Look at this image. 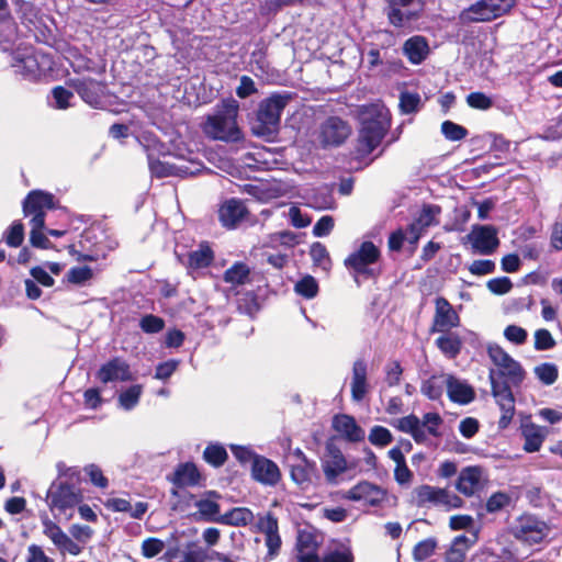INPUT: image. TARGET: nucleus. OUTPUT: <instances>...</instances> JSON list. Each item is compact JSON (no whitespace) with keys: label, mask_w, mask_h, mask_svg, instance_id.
Wrapping results in <instances>:
<instances>
[{"label":"nucleus","mask_w":562,"mask_h":562,"mask_svg":"<svg viewBox=\"0 0 562 562\" xmlns=\"http://www.w3.org/2000/svg\"><path fill=\"white\" fill-rule=\"evenodd\" d=\"M422 428H426L428 435L439 437V428L442 424V418L438 413H426L420 420Z\"/></svg>","instance_id":"56"},{"label":"nucleus","mask_w":562,"mask_h":562,"mask_svg":"<svg viewBox=\"0 0 562 562\" xmlns=\"http://www.w3.org/2000/svg\"><path fill=\"white\" fill-rule=\"evenodd\" d=\"M211 496L217 497L215 493H211L209 497L201 498L195 502L198 508V515L205 521L218 522L221 518V507L218 503L211 498Z\"/></svg>","instance_id":"36"},{"label":"nucleus","mask_w":562,"mask_h":562,"mask_svg":"<svg viewBox=\"0 0 562 562\" xmlns=\"http://www.w3.org/2000/svg\"><path fill=\"white\" fill-rule=\"evenodd\" d=\"M290 92H277L263 99L257 111V135L267 136L276 133L280 125L281 113L292 100Z\"/></svg>","instance_id":"4"},{"label":"nucleus","mask_w":562,"mask_h":562,"mask_svg":"<svg viewBox=\"0 0 562 562\" xmlns=\"http://www.w3.org/2000/svg\"><path fill=\"white\" fill-rule=\"evenodd\" d=\"M295 292L305 299H313L318 292V284L313 277L306 276L295 284Z\"/></svg>","instance_id":"53"},{"label":"nucleus","mask_w":562,"mask_h":562,"mask_svg":"<svg viewBox=\"0 0 562 562\" xmlns=\"http://www.w3.org/2000/svg\"><path fill=\"white\" fill-rule=\"evenodd\" d=\"M441 334L435 341L436 346L447 358L454 359L462 348L460 336L450 331Z\"/></svg>","instance_id":"34"},{"label":"nucleus","mask_w":562,"mask_h":562,"mask_svg":"<svg viewBox=\"0 0 562 562\" xmlns=\"http://www.w3.org/2000/svg\"><path fill=\"white\" fill-rule=\"evenodd\" d=\"M31 232H30V241L32 246L43 249H48L52 247V243L47 238L44 233L45 223H41L40 220L30 221Z\"/></svg>","instance_id":"42"},{"label":"nucleus","mask_w":562,"mask_h":562,"mask_svg":"<svg viewBox=\"0 0 562 562\" xmlns=\"http://www.w3.org/2000/svg\"><path fill=\"white\" fill-rule=\"evenodd\" d=\"M239 104L234 99L223 100L217 104L213 114L206 116L202 130L213 139L223 142H238L241 132L237 125Z\"/></svg>","instance_id":"2"},{"label":"nucleus","mask_w":562,"mask_h":562,"mask_svg":"<svg viewBox=\"0 0 562 562\" xmlns=\"http://www.w3.org/2000/svg\"><path fill=\"white\" fill-rule=\"evenodd\" d=\"M3 240L10 247H19L24 240V226L20 221L13 222L3 233Z\"/></svg>","instance_id":"45"},{"label":"nucleus","mask_w":562,"mask_h":562,"mask_svg":"<svg viewBox=\"0 0 562 562\" xmlns=\"http://www.w3.org/2000/svg\"><path fill=\"white\" fill-rule=\"evenodd\" d=\"M349 125L339 117H329L321 126L319 142L323 146H338L350 135Z\"/></svg>","instance_id":"18"},{"label":"nucleus","mask_w":562,"mask_h":562,"mask_svg":"<svg viewBox=\"0 0 562 562\" xmlns=\"http://www.w3.org/2000/svg\"><path fill=\"white\" fill-rule=\"evenodd\" d=\"M92 270L91 268L85 266V267H74L71 268L67 274L66 280L69 283L76 284V285H83L89 280L92 279Z\"/></svg>","instance_id":"51"},{"label":"nucleus","mask_w":562,"mask_h":562,"mask_svg":"<svg viewBox=\"0 0 562 562\" xmlns=\"http://www.w3.org/2000/svg\"><path fill=\"white\" fill-rule=\"evenodd\" d=\"M97 379L102 383L132 381L130 364L122 358L115 357L103 363L97 372Z\"/></svg>","instance_id":"19"},{"label":"nucleus","mask_w":562,"mask_h":562,"mask_svg":"<svg viewBox=\"0 0 562 562\" xmlns=\"http://www.w3.org/2000/svg\"><path fill=\"white\" fill-rule=\"evenodd\" d=\"M203 457L207 463L221 467L227 459V452L221 445H209L203 452Z\"/></svg>","instance_id":"46"},{"label":"nucleus","mask_w":562,"mask_h":562,"mask_svg":"<svg viewBox=\"0 0 562 562\" xmlns=\"http://www.w3.org/2000/svg\"><path fill=\"white\" fill-rule=\"evenodd\" d=\"M252 477L269 486H274L281 479V472L277 463L265 458L255 457L251 465Z\"/></svg>","instance_id":"20"},{"label":"nucleus","mask_w":562,"mask_h":562,"mask_svg":"<svg viewBox=\"0 0 562 562\" xmlns=\"http://www.w3.org/2000/svg\"><path fill=\"white\" fill-rule=\"evenodd\" d=\"M473 252L492 255L499 245L497 229L491 225H474L467 236Z\"/></svg>","instance_id":"13"},{"label":"nucleus","mask_w":562,"mask_h":562,"mask_svg":"<svg viewBox=\"0 0 562 562\" xmlns=\"http://www.w3.org/2000/svg\"><path fill=\"white\" fill-rule=\"evenodd\" d=\"M250 269L246 263L236 262L224 273V281L233 285H241L249 281Z\"/></svg>","instance_id":"39"},{"label":"nucleus","mask_w":562,"mask_h":562,"mask_svg":"<svg viewBox=\"0 0 562 562\" xmlns=\"http://www.w3.org/2000/svg\"><path fill=\"white\" fill-rule=\"evenodd\" d=\"M487 355L497 368L499 378L506 380V384L519 386L526 379V371L519 361L515 360L508 352L501 346L491 344L487 346Z\"/></svg>","instance_id":"6"},{"label":"nucleus","mask_w":562,"mask_h":562,"mask_svg":"<svg viewBox=\"0 0 562 562\" xmlns=\"http://www.w3.org/2000/svg\"><path fill=\"white\" fill-rule=\"evenodd\" d=\"M439 212L440 210L438 206H424L417 220L413 223L414 228L424 231L426 227L432 225L436 222V216L439 214Z\"/></svg>","instance_id":"49"},{"label":"nucleus","mask_w":562,"mask_h":562,"mask_svg":"<svg viewBox=\"0 0 562 562\" xmlns=\"http://www.w3.org/2000/svg\"><path fill=\"white\" fill-rule=\"evenodd\" d=\"M313 262L321 267L323 270H328L330 267V258L326 247L321 243H314L310 250Z\"/></svg>","instance_id":"50"},{"label":"nucleus","mask_w":562,"mask_h":562,"mask_svg":"<svg viewBox=\"0 0 562 562\" xmlns=\"http://www.w3.org/2000/svg\"><path fill=\"white\" fill-rule=\"evenodd\" d=\"M386 15L395 27H405L420 16L422 0H386Z\"/></svg>","instance_id":"10"},{"label":"nucleus","mask_w":562,"mask_h":562,"mask_svg":"<svg viewBox=\"0 0 562 562\" xmlns=\"http://www.w3.org/2000/svg\"><path fill=\"white\" fill-rule=\"evenodd\" d=\"M360 121L358 151L361 155H369L380 145L390 127V112L380 103L363 105Z\"/></svg>","instance_id":"1"},{"label":"nucleus","mask_w":562,"mask_h":562,"mask_svg":"<svg viewBox=\"0 0 562 562\" xmlns=\"http://www.w3.org/2000/svg\"><path fill=\"white\" fill-rule=\"evenodd\" d=\"M56 207V201L53 194L34 190L31 191L23 201V213L26 217L31 216V221L36 218L41 223H45V215L48 211Z\"/></svg>","instance_id":"14"},{"label":"nucleus","mask_w":562,"mask_h":562,"mask_svg":"<svg viewBox=\"0 0 562 562\" xmlns=\"http://www.w3.org/2000/svg\"><path fill=\"white\" fill-rule=\"evenodd\" d=\"M71 85L81 99L97 108L104 93V85L91 78L72 79Z\"/></svg>","instance_id":"22"},{"label":"nucleus","mask_w":562,"mask_h":562,"mask_svg":"<svg viewBox=\"0 0 562 562\" xmlns=\"http://www.w3.org/2000/svg\"><path fill=\"white\" fill-rule=\"evenodd\" d=\"M469 549V539L465 536H458L446 553L445 562H464Z\"/></svg>","instance_id":"40"},{"label":"nucleus","mask_w":562,"mask_h":562,"mask_svg":"<svg viewBox=\"0 0 562 562\" xmlns=\"http://www.w3.org/2000/svg\"><path fill=\"white\" fill-rule=\"evenodd\" d=\"M437 541L435 538H427L419 541L413 549V558L417 562H423L435 552Z\"/></svg>","instance_id":"47"},{"label":"nucleus","mask_w":562,"mask_h":562,"mask_svg":"<svg viewBox=\"0 0 562 562\" xmlns=\"http://www.w3.org/2000/svg\"><path fill=\"white\" fill-rule=\"evenodd\" d=\"M467 102L471 108L487 110L492 106V100L482 92H472L467 97Z\"/></svg>","instance_id":"62"},{"label":"nucleus","mask_w":562,"mask_h":562,"mask_svg":"<svg viewBox=\"0 0 562 562\" xmlns=\"http://www.w3.org/2000/svg\"><path fill=\"white\" fill-rule=\"evenodd\" d=\"M200 473L193 463L180 465L175 473V484L178 486H193L199 483Z\"/></svg>","instance_id":"38"},{"label":"nucleus","mask_w":562,"mask_h":562,"mask_svg":"<svg viewBox=\"0 0 562 562\" xmlns=\"http://www.w3.org/2000/svg\"><path fill=\"white\" fill-rule=\"evenodd\" d=\"M412 502L418 507L431 505L443 508L447 512L463 506V499L456 493L427 484L419 485L413 490Z\"/></svg>","instance_id":"5"},{"label":"nucleus","mask_w":562,"mask_h":562,"mask_svg":"<svg viewBox=\"0 0 562 562\" xmlns=\"http://www.w3.org/2000/svg\"><path fill=\"white\" fill-rule=\"evenodd\" d=\"M490 380L492 394L502 411L498 426L505 429L510 424L515 414V397L508 384L499 383L495 380V371L493 370L490 372Z\"/></svg>","instance_id":"12"},{"label":"nucleus","mask_w":562,"mask_h":562,"mask_svg":"<svg viewBox=\"0 0 562 562\" xmlns=\"http://www.w3.org/2000/svg\"><path fill=\"white\" fill-rule=\"evenodd\" d=\"M380 256V249L372 241H363L345 259V266L358 285L380 273L376 268Z\"/></svg>","instance_id":"3"},{"label":"nucleus","mask_w":562,"mask_h":562,"mask_svg":"<svg viewBox=\"0 0 562 562\" xmlns=\"http://www.w3.org/2000/svg\"><path fill=\"white\" fill-rule=\"evenodd\" d=\"M143 386L135 384L123 391L119 396L120 406L125 411L133 409L139 402Z\"/></svg>","instance_id":"43"},{"label":"nucleus","mask_w":562,"mask_h":562,"mask_svg":"<svg viewBox=\"0 0 562 562\" xmlns=\"http://www.w3.org/2000/svg\"><path fill=\"white\" fill-rule=\"evenodd\" d=\"M482 475L483 469L481 467H467L459 473L456 488L464 496H473L481 487Z\"/></svg>","instance_id":"25"},{"label":"nucleus","mask_w":562,"mask_h":562,"mask_svg":"<svg viewBox=\"0 0 562 562\" xmlns=\"http://www.w3.org/2000/svg\"><path fill=\"white\" fill-rule=\"evenodd\" d=\"M535 345L537 351H547L555 347L557 342L551 333L546 328L537 329L533 334Z\"/></svg>","instance_id":"52"},{"label":"nucleus","mask_w":562,"mask_h":562,"mask_svg":"<svg viewBox=\"0 0 562 562\" xmlns=\"http://www.w3.org/2000/svg\"><path fill=\"white\" fill-rule=\"evenodd\" d=\"M447 373L432 374L424 380L420 385V392L431 401H438L443 394L447 383Z\"/></svg>","instance_id":"31"},{"label":"nucleus","mask_w":562,"mask_h":562,"mask_svg":"<svg viewBox=\"0 0 562 562\" xmlns=\"http://www.w3.org/2000/svg\"><path fill=\"white\" fill-rule=\"evenodd\" d=\"M43 533L54 543L57 548L67 533L53 520L48 517L42 518Z\"/></svg>","instance_id":"44"},{"label":"nucleus","mask_w":562,"mask_h":562,"mask_svg":"<svg viewBox=\"0 0 562 562\" xmlns=\"http://www.w3.org/2000/svg\"><path fill=\"white\" fill-rule=\"evenodd\" d=\"M460 325V316L443 296L435 300V314L430 327L431 333H448Z\"/></svg>","instance_id":"15"},{"label":"nucleus","mask_w":562,"mask_h":562,"mask_svg":"<svg viewBox=\"0 0 562 562\" xmlns=\"http://www.w3.org/2000/svg\"><path fill=\"white\" fill-rule=\"evenodd\" d=\"M533 373L541 384L549 386L558 380L559 369L552 362H543L533 368Z\"/></svg>","instance_id":"41"},{"label":"nucleus","mask_w":562,"mask_h":562,"mask_svg":"<svg viewBox=\"0 0 562 562\" xmlns=\"http://www.w3.org/2000/svg\"><path fill=\"white\" fill-rule=\"evenodd\" d=\"M179 259L189 270H198L210 266L213 260V251L207 245L202 244L187 256H179Z\"/></svg>","instance_id":"30"},{"label":"nucleus","mask_w":562,"mask_h":562,"mask_svg":"<svg viewBox=\"0 0 562 562\" xmlns=\"http://www.w3.org/2000/svg\"><path fill=\"white\" fill-rule=\"evenodd\" d=\"M392 440H393V436H392L391 431L385 427L374 426L370 430L369 441L373 446L385 447L389 443H391Z\"/></svg>","instance_id":"54"},{"label":"nucleus","mask_w":562,"mask_h":562,"mask_svg":"<svg viewBox=\"0 0 562 562\" xmlns=\"http://www.w3.org/2000/svg\"><path fill=\"white\" fill-rule=\"evenodd\" d=\"M316 471V464L313 461L297 462L291 467V477L304 488L312 484Z\"/></svg>","instance_id":"32"},{"label":"nucleus","mask_w":562,"mask_h":562,"mask_svg":"<svg viewBox=\"0 0 562 562\" xmlns=\"http://www.w3.org/2000/svg\"><path fill=\"white\" fill-rule=\"evenodd\" d=\"M259 531L265 535V543L268 548L270 555H276L281 548V538L279 535L278 519L271 515L266 514L258 519Z\"/></svg>","instance_id":"24"},{"label":"nucleus","mask_w":562,"mask_h":562,"mask_svg":"<svg viewBox=\"0 0 562 562\" xmlns=\"http://www.w3.org/2000/svg\"><path fill=\"white\" fill-rule=\"evenodd\" d=\"M422 105V98L416 92H402L400 95V109L404 114L417 112Z\"/></svg>","instance_id":"48"},{"label":"nucleus","mask_w":562,"mask_h":562,"mask_svg":"<svg viewBox=\"0 0 562 562\" xmlns=\"http://www.w3.org/2000/svg\"><path fill=\"white\" fill-rule=\"evenodd\" d=\"M323 542V535L312 526L299 529L296 536L297 562H319L318 548Z\"/></svg>","instance_id":"11"},{"label":"nucleus","mask_w":562,"mask_h":562,"mask_svg":"<svg viewBox=\"0 0 562 562\" xmlns=\"http://www.w3.org/2000/svg\"><path fill=\"white\" fill-rule=\"evenodd\" d=\"M319 562H353V555L349 549L336 550L319 559Z\"/></svg>","instance_id":"64"},{"label":"nucleus","mask_w":562,"mask_h":562,"mask_svg":"<svg viewBox=\"0 0 562 562\" xmlns=\"http://www.w3.org/2000/svg\"><path fill=\"white\" fill-rule=\"evenodd\" d=\"M513 284L507 277L495 278L487 282V289L494 294H506L510 291Z\"/></svg>","instance_id":"63"},{"label":"nucleus","mask_w":562,"mask_h":562,"mask_svg":"<svg viewBox=\"0 0 562 562\" xmlns=\"http://www.w3.org/2000/svg\"><path fill=\"white\" fill-rule=\"evenodd\" d=\"M296 244V237L291 232H279L270 236L269 245L271 247H276L277 245H282L288 248L293 247Z\"/></svg>","instance_id":"61"},{"label":"nucleus","mask_w":562,"mask_h":562,"mask_svg":"<svg viewBox=\"0 0 562 562\" xmlns=\"http://www.w3.org/2000/svg\"><path fill=\"white\" fill-rule=\"evenodd\" d=\"M504 337L507 341L520 346L527 341L528 333L518 325H508L504 329Z\"/></svg>","instance_id":"55"},{"label":"nucleus","mask_w":562,"mask_h":562,"mask_svg":"<svg viewBox=\"0 0 562 562\" xmlns=\"http://www.w3.org/2000/svg\"><path fill=\"white\" fill-rule=\"evenodd\" d=\"M403 53L412 64L419 65L429 54L428 42L420 35L412 36L404 43Z\"/></svg>","instance_id":"29"},{"label":"nucleus","mask_w":562,"mask_h":562,"mask_svg":"<svg viewBox=\"0 0 562 562\" xmlns=\"http://www.w3.org/2000/svg\"><path fill=\"white\" fill-rule=\"evenodd\" d=\"M521 435L525 439L524 450L526 452H537L548 435V429L530 420H525L521 424Z\"/></svg>","instance_id":"27"},{"label":"nucleus","mask_w":562,"mask_h":562,"mask_svg":"<svg viewBox=\"0 0 562 562\" xmlns=\"http://www.w3.org/2000/svg\"><path fill=\"white\" fill-rule=\"evenodd\" d=\"M82 501L80 491L68 482H54L47 492V504L52 510L65 513Z\"/></svg>","instance_id":"8"},{"label":"nucleus","mask_w":562,"mask_h":562,"mask_svg":"<svg viewBox=\"0 0 562 562\" xmlns=\"http://www.w3.org/2000/svg\"><path fill=\"white\" fill-rule=\"evenodd\" d=\"M446 381L447 395L451 402L467 405L475 398L474 389L465 380L448 374Z\"/></svg>","instance_id":"23"},{"label":"nucleus","mask_w":562,"mask_h":562,"mask_svg":"<svg viewBox=\"0 0 562 562\" xmlns=\"http://www.w3.org/2000/svg\"><path fill=\"white\" fill-rule=\"evenodd\" d=\"M341 497L344 499L363 502L368 505L375 506L385 499L386 493L381 487L363 481L344 492Z\"/></svg>","instance_id":"17"},{"label":"nucleus","mask_w":562,"mask_h":562,"mask_svg":"<svg viewBox=\"0 0 562 562\" xmlns=\"http://www.w3.org/2000/svg\"><path fill=\"white\" fill-rule=\"evenodd\" d=\"M247 215L245 204L237 199L225 201L218 210V217L226 228H235Z\"/></svg>","instance_id":"26"},{"label":"nucleus","mask_w":562,"mask_h":562,"mask_svg":"<svg viewBox=\"0 0 562 562\" xmlns=\"http://www.w3.org/2000/svg\"><path fill=\"white\" fill-rule=\"evenodd\" d=\"M351 468L352 465L348 463L344 453L337 447H327V452L322 459V469L329 484H337L339 476Z\"/></svg>","instance_id":"16"},{"label":"nucleus","mask_w":562,"mask_h":562,"mask_svg":"<svg viewBox=\"0 0 562 562\" xmlns=\"http://www.w3.org/2000/svg\"><path fill=\"white\" fill-rule=\"evenodd\" d=\"M334 430L349 442H360L366 438L364 430L357 424L356 419L347 414H338L333 418Z\"/></svg>","instance_id":"21"},{"label":"nucleus","mask_w":562,"mask_h":562,"mask_svg":"<svg viewBox=\"0 0 562 562\" xmlns=\"http://www.w3.org/2000/svg\"><path fill=\"white\" fill-rule=\"evenodd\" d=\"M139 326L145 333L155 334L162 330L165 322L158 316L146 315L140 319Z\"/></svg>","instance_id":"60"},{"label":"nucleus","mask_w":562,"mask_h":562,"mask_svg":"<svg viewBox=\"0 0 562 562\" xmlns=\"http://www.w3.org/2000/svg\"><path fill=\"white\" fill-rule=\"evenodd\" d=\"M514 537L525 543H540L548 535V525L532 515L520 516L512 527Z\"/></svg>","instance_id":"9"},{"label":"nucleus","mask_w":562,"mask_h":562,"mask_svg":"<svg viewBox=\"0 0 562 562\" xmlns=\"http://www.w3.org/2000/svg\"><path fill=\"white\" fill-rule=\"evenodd\" d=\"M441 132L449 140H460L467 136V130L451 121H445L441 125Z\"/></svg>","instance_id":"58"},{"label":"nucleus","mask_w":562,"mask_h":562,"mask_svg":"<svg viewBox=\"0 0 562 562\" xmlns=\"http://www.w3.org/2000/svg\"><path fill=\"white\" fill-rule=\"evenodd\" d=\"M516 0H480L461 13L464 22H488L497 19L515 5Z\"/></svg>","instance_id":"7"},{"label":"nucleus","mask_w":562,"mask_h":562,"mask_svg":"<svg viewBox=\"0 0 562 562\" xmlns=\"http://www.w3.org/2000/svg\"><path fill=\"white\" fill-rule=\"evenodd\" d=\"M369 385L367 381V363L364 360L359 359L355 361L352 367V379H351V397L356 402H361L367 392Z\"/></svg>","instance_id":"28"},{"label":"nucleus","mask_w":562,"mask_h":562,"mask_svg":"<svg viewBox=\"0 0 562 562\" xmlns=\"http://www.w3.org/2000/svg\"><path fill=\"white\" fill-rule=\"evenodd\" d=\"M395 427L403 432L409 434L418 443L426 440V431L422 428L420 419L414 414L397 419Z\"/></svg>","instance_id":"33"},{"label":"nucleus","mask_w":562,"mask_h":562,"mask_svg":"<svg viewBox=\"0 0 562 562\" xmlns=\"http://www.w3.org/2000/svg\"><path fill=\"white\" fill-rule=\"evenodd\" d=\"M92 241V233L90 231L85 232L81 235V239L79 245L81 249H77L76 245H70L68 247L70 255H72L78 261H95L99 259V252L88 246Z\"/></svg>","instance_id":"35"},{"label":"nucleus","mask_w":562,"mask_h":562,"mask_svg":"<svg viewBox=\"0 0 562 562\" xmlns=\"http://www.w3.org/2000/svg\"><path fill=\"white\" fill-rule=\"evenodd\" d=\"M165 549V542L158 538H147L142 543V554L147 558H154Z\"/></svg>","instance_id":"59"},{"label":"nucleus","mask_w":562,"mask_h":562,"mask_svg":"<svg viewBox=\"0 0 562 562\" xmlns=\"http://www.w3.org/2000/svg\"><path fill=\"white\" fill-rule=\"evenodd\" d=\"M510 503V496L505 492L493 493L486 502V510L488 513H496Z\"/></svg>","instance_id":"57"},{"label":"nucleus","mask_w":562,"mask_h":562,"mask_svg":"<svg viewBox=\"0 0 562 562\" xmlns=\"http://www.w3.org/2000/svg\"><path fill=\"white\" fill-rule=\"evenodd\" d=\"M254 514L249 508L236 507L223 514L218 524L227 526H247L254 521Z\"/></svg>","instance_id":"37"}]
</instances>
